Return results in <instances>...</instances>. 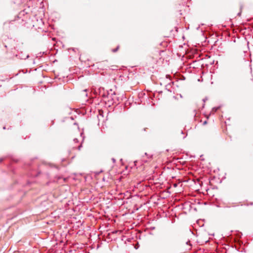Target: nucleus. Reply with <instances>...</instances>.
Here are the masks:
<instances>
[{
  "label": "nucleus",
  "mask_w": 253,
  "mask_h": 253,
  "mask_svg": "<svg viewBox=\"0 0 253 253\" xmlns=\"http://www.w3.org/2000/svg\"><path fill=\"white\" fill-rule=\"evenodd\" d=\"M207 122L206 121H205L204 122L203 124L206 125V124H207Z\"/></svg>",
  "instance_id": "obj_2"
},
{
  "label": "nucleus",
  "mask_w": 253,
  "mask_h": 253,
  "mask_svg": "<svg viewBox=\"0 0 253 253\" xmlns=\"http://www.w3.org/2000/svg\"><path fill=\"white\" fill-rule=\"evenodd\" d=\"M102 113H103V111H101V113H100V115L102 114Z\"/></svg>",
  "instance_id": "obj_3"
},
{
  "label": "nucleus",
  "mask_w": 253,
  "mask_h": 253,
  "mask_svg": "<svg viewBox=\"0 0 253 253\" xmlns=\"http://www.w3.org/2000/svg\"><path fill=\"white\" fill-rule=\"evenodd\" d=\"M102 113H103V111H101V113H100V115L102 114Z\"/></svg>",
  "instance_id": "obj_4"
},
{
  "label": "nucleus",
  "mask_w": 253,
  "mask_h": 253,
  "mask_svg": "<svg viewBox=\"0 0 253 253\" xmlns=\"http://www.w3.org/2000/svg\"><path fill=\"white\" fill-rule=\"evenodd\" d=\"M119 47V46H118L116 48H115V49H113L112 50L113 52H116V51L118 50V49Z\"/></svg>",
  "instance_id": "obj_1"
}]
</instances>
